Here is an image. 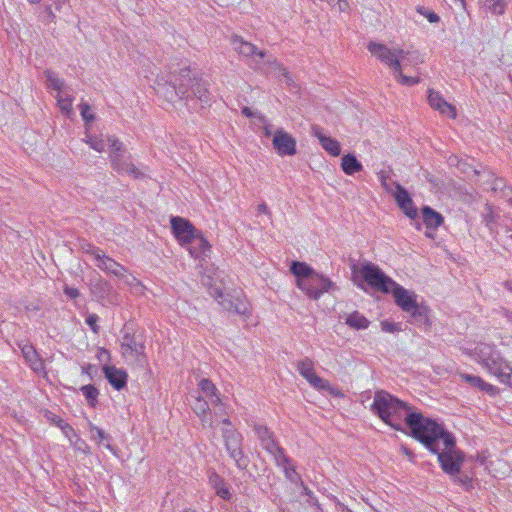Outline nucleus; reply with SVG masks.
I'll return each instance as SVG.
<instances>
[{
	"label": "nucleus",
	"instance_id": "obj_1",
	"mask_svg": "<svg viewBox=\"0 0 512 512\" xmlns=\"http://www.w3.org/2000/svg\"><path fill=\"white\" fill-rule=\"evenodd\" d=\"M371 411L395 430H402L404 421L415 439L420 437L428 423L433 421L420 412L412 411L408 404L384 390L375 392Z\"/></svg>",
	"mask_w": 512,
	"mask_h": 512
},
{
	"label": "nucleus",
	"instance_id": "obj_2",
	"mask_svg": "<svg viewBox=\"0 0 512 512\" xmlns=\"http://www.w3.org/2000/svg\"><path fill=\"white\" fill-rule=\"evenodd\" d=\"M416 440L421 442L431 453L437 455L442 470L450 475L457 476L464 463L465 455L457 448L452 433L435 420L428 423L427 428Z\"/></svg>",
	"mask_w": 512,
	"mask_h": 512
},
{
	"label": "nucleus",
	"instance_id": "obj_3",
	"mask_svg": "<svg viewBox=\"0 0 512 512\" xmlns=\"http://www.w3.org/2000/svg\"><path fill=\"white\" fill-rule=\"evenodd\" d=\"M171 87L175 96L181 100L197 99L203 103H208L210 100L207 82L198 77V74L189 67L181 69L178 75H173Z\"/></svg>",
	"mask_w": 512,
	"mask_h": 512
},
{
	"label": "nucleus",
	"instance_id": "obj_4",
	"mask_svg": "<svg viewBox=\"0 0 512 512\" xmlns=\"http://www.w3.org/2000/svg\"><path fill=\"white\" fill-rule=\"evenodd\" d=\"M463 352L495 377L503 371V368H509V362L494 344L480 342L473 349L464 348Z\"/></svg>",
	"mask_w": 512,
	"mask_h": 512
},
{
	"label": "nucleus",
	"instance_id": "obj_5",
	"mask_svg": "<svg viewBox=\"0 0 512 512\" xmlns=\"http://www.w3.org/2000/svg\"><path fill=\"white\" fill-rule=\"evenodd\" d=\"M232 45L234 49L244 57H258V60H255L254 68L256 69H264V66L267 64L271 66L273 69L277 70L280 75L286 78V83L290 85L291 78L289 76L288 71L282 64L278 63L275 58L272 56H268L266 58V54L264 51L258 50V48L250 42L244 41L239 36H233L231 39Z\"/></svg>",
	"mask_w": 512,
	"mask_h": 512
},
{
	"label": "nucleus",
	"instance_id": "obj_6",
	"mask_svg": "<svg viewBox=\"0 0 512 512\" xmlns=\"http://www.w3.org/2000/svg\"><path fill=\"white\" fill-rule=\"evenodd\" d=\"M368 51L375 56L378 60H380L383 64L390 67L393 72L397 69L399 70V66L401 65V60H412L413 54L409 50H404L401 48L391 49L385 44L371 41L367 45Z\"/></svg>",
	"mask_w": 512,
	"mask_h": 512
},
{
	"label": "nucleus",
	"instance_id": "obj_7",
	"mask_svg": "<svg viewBox=\"0 0 512 512\" xmlns=\"http://www.w3.org/2000/svg\"><path fill=\"white\" fill-rule=\"evenodd\" d=\"M209 294L212 296L219 305L229 312H233L244 317L250 315V304L241 292H236L235 295L223 293L220 287H209Z\"/></svg>",
	"mask_w": 512,
	"mask_h": 512
},
{
	"label": "nucleus",
	"instance_id": "obj_8",
	"mask_svg": "<svg viewBox=\"0 0 512 512\" xmlns=\"http://www.w3.org/2000/svg\"><path fill=\"white\" fill-rule=\"evenodd\" d=\"M359 272L368 285L383 293H390L391 288L395 285V281L373 263H364Z\"/></svg>",
	"mask_w": 512,
	"mask_h": 512
},
{
	"label": "nucleus",
	"instance_id": "obj_9",
	"mask_svg": "<svg viewBox=\"0 0 512 512\" xmlns=\"http://www.w3.org/2000/svg\"><path fill=\"white\" fill-rule=\"evenodd\" d=\"M223 438L226 450L230 457L236 462L237 467L244 469L247 466V460L242 451V436L232 427L223 430Z\"/></svg>",
	"mask_w": 512,
	"mask_h": 512
},
{
	"label": "nucleus",
	"instance_id": "obj_10",
	"mask_svg": "<svg viewBox=\"0 0 512 512\" xmlns=\"http://www.w3.org/2000/svg\"><path fill=\"white\" fill-rule=\"evenodd\" d=\"M336 288L329 278L314 272L307 280L306 285L301 286L299 289L302 290L310 299L317 300L324 293L330 292Z\"/></svg>",
	"mask_w": 512,
	"mask_h": 512
},
{
	"label": "nucleus",
	"instance_id": "obj_11",
	"mask_svg": "<svg viewBox=\"0 0 512 512\" xmlns=\"http://www.w3.org/2000/svg\"><path fill=\"white\" fill-rule=\"evenodd\" d=\"M111 167L119 174H127L134 179H143L147 176V167L143 169L136 167L131 160V155L126 151L112 156L110 159Z\"/></svg>",
	"mask_w": 512,
	"mask_h": 512
},
{
	"label": "nucleus",
	"instance_id": "obj_12",
	"mask_svg": "<svg viewBox=\"0 0 512 512\" xmlns=\"http://www.w3.org/2000/svg\"><path fill=\"white\" fill-rule=\"evenodd\" d=\"M170 223L172 232L181 246H186L199 232L190 221L179 216L171 217Z\"/></svg>",
	"mask_w": 512,
	"mask_h": 512
},
{
	"label": "nucleus",
	"instance_id": "obj_13",
	"mask_svg": "<svg viewBox=\"0 0 512 512\" xmlns=\"http://www.w3.org/2000/svg\"><path fill=\"white\" fill-rule=\"evenodd\" d=\"M272 144L280 156H293L297 152L296 139L282 128L274 132Z\"/></svg>",
	"mask_w": 512,
	"mask_h": 512
},
{
	"label": "nucleus",
	"instance_id": "obj_14",
	"mask_svg": "<svg viewBox=\"0 0 512 512\" xmlns=\"http://www.w3.org/2000/svg\"><path fill=\"white\" fill-rule=\"evenodd\" d=\"M121 353L125 358L138 359L144 355L145 346L134 334L124 331L120 340Z\"/></svg>",
	"mask_w": 512,
	"mask_h": 512
},
{
	"label": "nucleus",
	"instance_id": "obj_15",
	"mask_svg": "<svg viewBox=\"0 0 512 512\" xmlns=\"http://www.w3.org/2000/svg\"><path fill=\"white\" fill-rule=\"evenodd\" d=\"M394 297V301L402 311L408 313L417 304V295L415 292L405 289L395 282L393 288L390 291Z\"/></svg>",
	"mask_w": 512,
	"mask_h": 512
},
{
	"label": "nucleus",
	"instance_id": "obj_16",
	"mask_svg": "<svg viewBox=\"0 0 512 512\" xmlns=\"http://www.w3.org/2000/svg\"><path fill=\"white\" fill-rule=\"evenodd\" d=\"M395 188L396 192L394 193V198L399 208L410 219H416L418 216V210L415 207L408 191L399 183H395Z\"/></svg>",
	"mask_w": 512,
	"mask_h": 512
},
{
	"label": "nucleus",
	"instance_id": "obj_17",
	"mask_svg": "<svg viewBox=\"0 0 512 512\" xmlns=\"http://www.w3.org/2000/svg\"><path fill=\"white\" fill-rule=\"evenodd\" d=\"M95 265L105 272L119 279L120 276L127 272V268L122 264L115 261L113 258L107 256L105 253H99L96 251L95 254Z\"/></svg>",
	"mask_w": 512,
	"mask_h": 512
},
{
	"label": "nucleus",
	"instance_id": "obj_18",
	"mask_svg": "<svg viewBox=\"0 0 512 512\" xmlns=\"http://www.w3.org/2000/svg\"><path fill=\"white\" fill-rule=\"evenodd\" d=\"M427 100L430 107L438 111L441 115L447 116L448 118L451 119L456 118L455 107L448 103L440 94V92L435 91L434 89H429Z\"/></svg>",
	"mask_w": 512,
	"mask_h": 512
},
{
	"label": "nucleus",
	"instance_id": "obj_19",
	"mask_svg": "<svg viewBox=\"0 0 512 512\" xmlns=\"http://www.w3.org/2000/svg\"><path fill=\"white\" fill-rule=\"evenodd\" d=\"M254 431L260 440L262 447L273 457L279 453L281 454V451L284 450L277 444L267 426L262 424H255Z\"/></svg>",
	"mask_w": 512,
	"mask_h": 512
},
{
	"label": "nucleus",
	"instance_id": "obj_20",
	"mask_svg": "<svg viewBox=\"0 0 512 512\" xmlns=\"http://www.w3.org/2000/svg\"><path fill=\"white\" fill-rule=\"evenodd\" d=\"M19 348L25 359V362L35 373L40 374L45 372L44 361L32 344L28 342L24 344H19Z\"/></svg>",
	"mask_w": 512,
	"mask_h": 512
},
{
	"label": "nucleus",
	"instance_id": "obj_21",
	"mask_svg": "<svg viewBox=\"0 0 512 512\" xmlns=\"http://www.w3.org/2000/svg\"><path fill=\"white\" fill-rule=\"evenodd\" d=\"M185 247L193 258L201 260H205L211 251V245L201 231Z\"/></svg>",
	"mask_w": 512,
	"mask_h": 512
},
{
	"label": "nucleus",
	"instance_id": "obj_22",
	"mask_svg": "<svg viewBox=\"0 0 512 512\" xmlns=\"http://www.w3.org/2000/svg\"><path fill=\"white\" fill-rule=\"evenodd\" d=\"M274 460L276 465L283 469V472L289 481L295 484L302 481L300 474L296 471L293 461L285 454L284 450L281 451V454L279 453L275 455Z\"/></svg>",
	"mask_w": 512,
	"mask_h": 512
},
{
	"label": "nucleus",
	"instance_id": "obj_23",
	"mask_svg": "<svg viewBox=\"0 0 512 512\" xmlns=\"http://www.w3.org/2000/svg\"><path fill=\"white\" fill-rule=\"evenodd\" d=\"M208 481L210 487L215 491L218 497L226 501H230L232 499V493L228 484L216 471H209Z\"/></svg>",
	"mask_w": 512,
	"mask_h": 512
},
{
	"label": "nucleus",
	"instance_id": "obj_24",
	"mask_svg": "<svg viewBox=\"0 0 512 512\" xmlns=\"http://www.w3.org/2000/svg\"><path fill=\"white\" fill-rule=\"evenodd\" d=\"M429 312L430 310L426 305L418 303L412 310L408 312L410 315L409 322L412 325L427 330L431 325Z\"/></svg>",
	"mask_w": 512,
	"mask_h": 512
},
{
	"label": "nucleus",
	"instance_id": "obj_25",
	"mask_svg": "<svg viewBox=\"0 0 512 512\" xmlns=\"http://www.w3.org/2000/svg\"><path fill=\"white\" fill-rule=\"evenodd\" d=\"M103 372L114 389L121 390L126 386L128 375L125 370L106 365L103 367Z\"/></svg>",
	"mask_w": 512,
	"mask_h": 512
},
{
	"label": "nucleus",
	"instance_id": "obj_26",
	"mask_svg": "<svg viewBox=\"0 0 512 512\" xmlns=\"http://www.w3.org/2000/svg\"><path fill=\"white\" fill-rule=\"evenodd\" d=\"M312 130H313L314 136L319 140L322 148L327 153H329L330 155H332L334 157L340 155L341 146H340V143L336 139L326 136L323 133L322 128H320L318 126H314Z\"/></svg>",
	"mask_w": 512,
	"mask_h": 512
},
{
	"label": "nucleus",
	"instance_id": "obj_27",
	"mask_svg": "<svg viewBox=\"0 0 512 512\" xmlns=\"http://www.w3.org/2000/svg\"><path fill=\"white\" fill-rule=\"evenodd\" d=\"M459 377L461 380L468 383L471 387L484 391L491 396H494L498 393V388L496 386L485 382L480 376L468 373H460Z\"/></svg>",
	"mask_w": 512,
	"mask_h": 512
},
{
	"label": "nucleus",
	"instance_id": "obj_28",
	"mask_svg": "<svg viewBox=\"0 0 512 512\" xmlns=\"http://www.w3.org/2000/svg\"><path fill=\"white\" fill-rule=\"evenodd\" d=\"M307 382L316 390L320 392H327L329 395L334 397H343V392L338 388L330 384V382L324 378L319 377L314 373Z\"/></svg>",
	"mask_w": 512,
	"mask_h": 512
},
{
	"label": "nucleus",
	"instance_id": "obj_29",
	"mask_svg": "<svg viewBox=\"0 0 512 512\" xmlns=\"http://www.w3.org/2000/svg\"><path fill=\"white\" fill-rule=\"evenodd\" d=\"M291 273L296 277L298 288L306 285V280L315 272L305 262L293 261L290 266Z\"/></svg>",
	"mask_w": 512,
	"mask_h": 512
},
{
	"label": "nucleus",
	"instance_id": "obj_30",
	"mask_svg": "<svg viewBox=\"0 0 512 512\" xmlns=\"http://www.w3.org/2000/svg\"><path fill=\"white\" fill-rule=\"evenodd\" d=\"M210 402L203 397H197L192 406L194 412L200 417L203 425H208L210 428H214V421L212 420L209 411Z\"/></svg>",
	"mask_w": 512,
	"mask_h": 512
},
{
	"label": "nucleus",
	"instance_id": "obj_31",
	"mask_svg": "<svg viewBox=\"0 0 512 512\" xmlns=\"http://www.w3.org/2000/svg\"><path fill=\"white\" fill-rule=\"evenodd\" d=\"M198 386L201 390L203 398L209 400L212 406H218L221 403V398L216 386L207 378L199 381Z\"/></svg>",
	"mask_w": 512,
	"mask_h": 512
},
{
	"label": "nucleus",
	"instance_id": "obj_32",
	"mask_svg": "<svg viewBox=\"0 0 512 512\" xmlns=\"http://www.w3.org/2000/svg\"><path fill=\"white\" fill-rule=\"evenodd\" d=\"M422 218L427 229H437L444 222L443 216L429 206L422 208Z\"/></svg>",
	"mask_w": 512,
	"mask_h": 512
},
{
	"label": "nucleus",
	"instance_id": "obj_33",
	"mask_svg": "<svg viewBox=\"0 0 512 512\" xmlns=\"http://www.w3.org/2000/svg\"><path fill=\"white\" fill-rule=\"evenodd\" d=\"M341 168L347 175H353L363 169L362 164L352 154L344 155L341 159Z\"/></svg>",
	"mask_w": 512,
	"mask_h": 512
},
{
	"label": "nucleus",
	"instance_id": "obj_34",
	"mask_svg": "<svg viewBox=\"0 0 512 512\" xmlns=\"http://www.w3.org/2000/svg\"><path fill=\"white\" fill-rule=\"evenodd\" d=\"M345 323L353 329L362 330L368 328L370 321L364 315L355 311L346 317Z\"/></svg>",
	"mask_w": 512,
	"mask_h": 512
},
{
	"label": "nucleus",
	"instance_id": "obj_35",
	"mask_svg": "<svg viewBox=\"0 0 512 512\" xmlns=\"http://www.w3.org/2000/svg\"><path fill=\"white\" fill-rule=\"evenodd\" d=\"M506 7V0H483L482 2V8L494 15L504 14Z\"/></svg>",
	"mask_w": 512,
	"mask_h": 512
},
{
	"label": "nucleus",
	"instance_id": "obj_36",
	"mask_svg": "<svg viewBox=\"0 0 512 512\" xmlns=\"http://www.w3.org/2000/svg\"><path fill=\"white\" fill-rule=\"evenodd\" d=\"M297 370L299 374L307 381L315 373L313 360L306 357L298 361Z\"/></svg>",
	"mask_w": 512,
	"mask_h": 512
},
{
	"label": "nucleus",
	"instance_id": "obj_37",
	"mask_svg": "<svg viewBox=\"0 0 512 512\" xmlns=\"http://www.w3.org/2000/svg\"><path fill=\"white\" fill-rule=\"evenodd\" d=\"M45 79L47 86L55 91L58 92V94L62 93V89L64 87V80L59 78L56 73L53 71L47 70L45 71Z\"/></svg>",
	"mask_w": 512,
	"mask_h": 512
},
{
	"label": "nucleus",
	"instance_id": "obj_38",
	"mask_svg": "<svg viewBox=\"0 0 512 512\" xmlns=\"http://www.w3.org/2000/svg\"><path fill=\"white\" fill-rule=\"evenodd\" d=\"M72 102L73 98L69 95L58 94L57 95V103L62 113L70 116L72 114Z\"/></svg>",
	"mask_w": 512,
	"mask_h": 512
},
{
	"label": "nucleus",
	"instance_id": "obj_39",
	"mask_svg": "<svg viewBox=\"0 0 512 512\" xmlns=\"http://www.w3.org/2000/svg\"><path fill=\"white\" fill-rule=\"evenodd\" d=\"M107 142H108V146H109V150H110L109 159H112V156H114V155L118 156L119 154L126 151L124 149L123 143L115 136H109L107 138Z\"/></svg>",
	"mask_w": 512,
	"mask_h": 512
},
{
	"label": "nucleus",
	"instance_id": "obj_40",
	"mask_svg": "<svg viewBox=\"0 0 512 512\" xmlns=\"http://www.w3.org/2000/svg\"><path fill=\"white\" fill-rule=\"evenodd\" d=\"M395 79L402 85L413 86L419 83L420 79L418 77H410L406 76L402 72V64L399 66V70H395L393 72Z\"/></svg>",
	"mask_w": 512,
	"mask_h": 512
},
{
	"label": "nucleus",
	"instance_id": "obj_41",
	"mask_svg": "<svg viewBox=\"0 0 512 512\" xmlns=\"http://www.w3.org/2000/svg\"><path fill=\"white\" fill-rule=\"evenodd\" d=\"M119 280H121L125 285L129 286L132 289L140 290L143 288L141 281H139L134 275H132L128 271L124 272V275L120 276Z\"/></svg>",
	"mask_w": 512,
	"mask_h": 512
},
{
	"label": "nucleus",
	"instance_id": "obj_42",
	"mask_svg": "<svg viewBox=\"0 0 512 512\" xmlns=\"http://www.w3.org/2000/svg\"><path fill=\"white\" fill-rule=\"evenodd\" d=\"M81 391L83 393V395L85 396V398L87 399L88 403L91 405V406H94L95 405V402L97 401V397H98V390L93 386V385H84L81 387Z\"/></svg>",
	"mask_w": 512,
	"mask_h": 512
},
{
	"label": "nucleus",
	"instance_id": "obj_43",
	"mask_svg": "<svg viewBox=\"0 0 512 512\" xmlns=\"http://www.w3.org/2000/svg\"><path fill=\"white\" fill-rule=\"evenodd\" d=\"M89 146L96 150L97 152H102L105 150L106 146H108V142L105 141L102 138L94 137V136H87V139L85 140Z\"/></svg>",
	"mask_w": 512,
	"mask_h": 512
},
{
	"label": "nucleus",
	"instance_id": "obj_44",
	"mask_svg": "<svg viewBox=\"0 0 512 512\" xmlns=\"http://www.w3.org/2000/svg\"><path fill=\"white\" fill-rule=\"evenodd\" d=\"M80 112L83 120L85 121L86 125L92 123L95 119L94 114L91 112V107L88 103L82 102L79 105Z\"/></svg>",
	"mask_w": 512,
	"mask_h": 512
},
{
	"label": "nucleus",
	"instance_id": "obj_45",
	"mask_svg": "<svg viewBox=\"0 0 512 512\" xmlns=\"http://www.w3.org/2000/svg\"><path fill=\"white\" fill-rule=\"evenodd\" d=\"M90 433L91 438L94 439L98 444H103V441L108 439V435L104 432V430L92 424H90Z\"/></svg>",
	"mask_w": 512,
	"mask_h": 512
},
{
	"label": "nucleus",
	"instance_id": "obj_46",
	"mask_svg": "<svg viewBox=\"0 0 512 512\" xmlns=\"http://www.w3.org/2000/svg\"><path fill=\"white\" fill-rule=\"evenodd\" d=\"M496 378L503 384H507L512 388V367L509 364V368H503V371L496 376Z\"/></svg>",
	"mask_w": 512,
	"mask_h": 512
},
{
	"label": "nucleus",
	"instance_id": "obj_47",
	"mask_svg": "<svg viewBox=\"0 0 512 512\" xmlns=\"http://www.w3.org/2000/svg\"><path fill=\"white\" fill-rule=\"evenodd\" d=\"M416 10L419 14L427 18L430 23H437L440 20V17L435 12L429 11L425 7L418 6Z\"/></svg>",
	"mask_w": 512,
	"mask_h": 512
},
{
	"label": "nucleus",
	"instance_id": "obj_48",
	"mask_svg": "<svg viewBox=\"0 0 512 512\" xmlns=\"http://www.w3.org/2000/svg\"><path fill=\"white\" fill-rule=\"evenodd\" d=\"M98 321H99V317L97 314H94V313L88 314L85 319L86 324L91 328V330L95 334H98L99 330H100V327L97 324Z\"/></svg>",
	"mask_w": 512,
	"mask_h": 512
},
{
	"label": "nucleus",
	"instance_id": "obj_49",
	"mask_svg": "<svg viewBox=\"0 0 512 512\" xmlns=\"http://www.w3.org/2000/svg\"><path fill=\"white\" fill-rule=\"evenodd\" d=\"M40 17L44 23H54L56 21V16L49 5L45 6Z\"/></svg>",
	"mask_w": 512,
	"mask_h": 512
},
{
	"label": "nucleus",
	"instance_id": "obj_50",
	"mask_svg": "<svg viewBox=\"0 0 512 512\" xmlns=\"http://www.w3.org/2000/svg\"><path fill=\"white\" fill-rule=\"evenodd\" d=\"M60 430L65 435V437L69 439L70 442H72V439L77 436L73 427L67 422L60 425Z\"/></svg>",
	"mask_w": 512,
	"mask_h": 512
},
{
	"label": "nucleus",
	"instance_id": "obj_51",
	"mask_svg": "<svg viewBox=\"0 0 512 512\" xmlns=\"http://www.w3.org/2000/svg\"><path fill=\"white\" fill-rule=\"evenodd\" d=\"M381 328L384 332H388V333H394V332L398 331L397 324H395L393 322H389V321H382Z\"/></svg>",
	"mask_w": 512,
	"mask_h": 512
},
{
	"label": "nucleus",
	"instance_id": "obj_52",
	"mask_svg": "<svg viewBox=\"0 0 512 512\" xmlns=\"http://www.w3.org/2000/svg\"><path fill=\"white\" fill-rule=\"evenodd\" d=\"M95 289H99V296L100 297H103V295L108 292L110 290V285L107 281H103V280H100L99 282L96 283V285L94 286Z\"/></svg>",
	"mask_w": 512,
	"mask_h": 512
},
{
	"label": "nucleus",
	"instance_id": "obj_53",
	"mask_svg": "<svg viewBox=\"0 0 512 512\" xmlns=\"http://www.w3.org/2000/svg\"><path fill=\"white\" fill-rule=\"evenodd\" d=\"M83 250L85 253L91 255V257L93 258L94 261H95L96 251H98L99 253H104L103 250H101L100 248L95 247L91 244H87L86 246H83Z\"/></svg>",
	"mask_w": 512,
	"mask_h": 512
},
{
	"label": "nucleus",
	"instance_id": "obj_54",
	"mask_svg": "<svg viewBox=\"0 0 512 512\" xmlns=\"http://www.w3.org/2000/svg\"><path fill=\"white\" fill-rule=\"evenodd\" d=\"M63 291L65 295L71 299H75L80 295V292L77 288L69 287L67 285L64 286Z\"/></svg>",
	"mask_w": 512,
	"mask_h": 512
},
{
	"label": "nucleus",
	"instance_id": "obj_55",
	"mask_svg": "<svg viewBox=\"0 0 512 512\" xmlns=\"http://www.w3.org/2000/svg\"><path fill=\"white\" fill-rule=\"evenodd\" d=\"M47 419L53 423L55 426H57L59 429H60V425L61 424H65L66 421H64L62 418L58 417L57 415L53 414V413H48L47 414Z\"/></svg>",
	"mask_w": 512,
	"mask_h": 512
},
{
	"label": "nucleus",
	"instance_id": "obj_56",
	"mask_svg": "<svg viewBox=\"0 0 512 512\" xmlns=\"http://www.w3.org/2000/svg\"><path fill=\"white\" fill-rule=\"evenodd\" d=\"M500 314L502 315V317H504L506 319V321L512 325V311L506 309V308H501L500 310Z\"/></svg>",
	"mask_w": 512,
	"mask_h": 512
},
{
	"label": "nucleus",
	"instance_id": "obj_57",
	"mask_svg": "<svg viewBox=\"0 0 512 512\" xmlns=\"http://www.w3.org/2000/svg\"><path fill=\"white\" fill-rule=\"evenodd\" d=\"M262 130L265 137H270L272 135V125L270 123H265Z\"/></svg>",
	"mask_w": 512,
	"mask_h": 512
},
{
	"label": "nucleus",
	"instance_id": "obj_58",
	"mask_svg": "<svg viewBox=\"0 0 512 512\" xmlns=\"http://www.w3.org/2000/svg\"><path fill=\"white\" fill-rule=\"evenodd\" d=\"M258 212L263 214H270L269 208L265 203L258 205Z\"/></svg>",
	"mask_w": 512,
	"mask_h": 512
},
{
	"label": "nucleus",
	"instance_id": "obj_59",
	"mask_svg": "<svg viewBox=\"0 0 512 512\" xmlns=\"http://www.w3.org/2000/svg\"><path fill=\"white\" fill-rule=\"evenodd\" d=\"M67 2V0H54V6H55V9L57 11H60L63 7V5H65Z\"/></svg>",
	"mask_w": 512,
	"mask_h": 512
},
{
	"label": "nucleus",
	"instance_id": "obj_60",
	"mask_svg": "<svg viewBox=\"0 0 512 512\" xmlns=\"http://www.w3.org/2000/svg\"><path fill=\"white\" fill-rule=\"evenodd\" d=\"M302 489H303V493L307 496H311L312 494V491L303 483V481H301L300 483H298Z\"/></svg>",
	"mask_w": 512,
	"mask_h": 512
},
{
	"label": "nucleus",
	"instance_id": "obj_61",
	"mask_svg": "<svg viewBox=\"0 0 512 512\" xmlns=\"http://www.w3.org/2000/svg\"><path fill=\"white\" fill-rule=\"evenodd\" d=\"M505 288L512 293V280H508L504 283Z\"/></svg>",
	"mask_w": 512,
	"mask_h": 512
},
{
	"label": "nucleus",
	"instance_id": "obj_62",
	"mask_svg": "<svg viewBox=\"0 0 512 512\" xmlns=\"http://www.w3.org/2000/svg\"><path fill=\"white\" fill-rule=\"evenodd\" d=\"M242 113L244 115H246L247 117L253 116L252 112L250 111V109L248 107L243 108Z\"/></svg>",
	"mask_w": 512,
	"mask_h": 512
},
{
	"label": "nucleus",
	"instance_id": "obj_63",
	"mask_svg": "<svg viewBox=\"0 0 512 512\" xmlns=\"http://www.w3.org/2000/svg\"><path fill=\"white\" fill-rule=\"evenodd\" d=\"M503 183L502 179L496 180L494 183L493 190H496Z\"/></svg>",
	"mask_w": 512,
	"mask_h": 512
},
{
	"label": "nucleus",
	"instance_id": "obj_64",
	"mask_svg": "<svg viewBox=\"0 0 512 512\" xmlns=\"http://www.w3.org/2000/svg\"><path fill=\"white\" fill-rule=\"evenodd\" d=\"M179 512H196V510H192L190 508H184V509L180 510Z\"/></svg>",
	"mask_w": 512,
	"mask_h": 512
}]
</instances>
